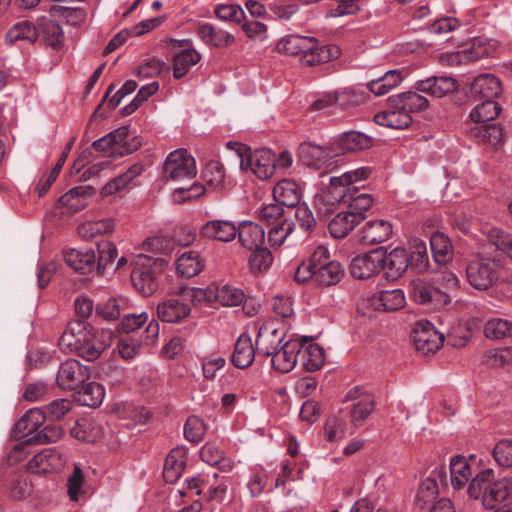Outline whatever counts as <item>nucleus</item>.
Wrapping results in <instances>:
<instances>
[{
	"mask_svg": "<svg viewBox=\"0 0 512 512\" xmlns=\"http://www.w3.org/2000/svg\"><path fill=\"white\" fill-rule=\"evenodd\" d=\"M370 173V168L361 167L344 172L340 176L331 177L328 191L315 197V205L318 210L327 214L333 211L334 202L347 203V211L353 213V216L361 222L365 212L371 208L373 198L367 193L355 195L357 188L354 184L367 179Z\"/></svg>",
	"mask_w": 512,
	"mask_h": 512,
	"instance_id": "nucleus-1",
	"label": "nucleus"
},
{
	"mask_svg": "<svg viewBox=\"0 0 512 512\" xmlns=\"http://www.w3.org/2000/svg\"><path fill=\"white\" fill-rule=\"evenodd\" d=\"M467 495L470 499L479 501L483 508L494 509L512 497V476L500 477L491 468L482 469L469 482Z\"/></svg>",
	"mask_w": 512,
	"mask_h": 512,
	"instance_id": "nucleus-2",
	"label": "nucleus"
},
{
	"mask_svg": "<svg viewBox=\"0 0 512 512\" xmlns=\"http://www.w3.org/2000/svg\"><path fill=\"white\" fill-rule=\"evenodd\" d=\"M179 293L191 303L219 302L223 306H237L245 297L241 289L228 284H211L206 288L183 286Z\"/></svg>",
	"mask_w": 512,
	"mask_h": 512,
	"instance_id": "nucleus-3",
	"label": "nucleus"
},
{
	"mask_svg": "<svg viewBox=\"0 0 512 512\" xmlns=\"http://www.w3.org/2000/svg\"><path fill=\"white\" fill-rule=\"evenodd\" d=\"M238 153L241 158L240 167L243 170H250L262 180L273 175L276 168V156L270 149L261 148L251 152L249 148L241 145Z\"/></svg>",
	"mask_w": 512,
	"mask_h": 512,
	"instance_id": "nucleus-4",
	"label": "nucleus"
},
{
	"mask_svg": "<svg viewBox=\"0 0 512 512\" xmlns=\"http://www.w3.org/2000/svg\"><path fill=\"white\" fill-rule=\"evenodd\" d=\"M340 54L339 46H320L317 38L304 36L296 57L302 66L311 67L335 60Z\"/></svg>",
	"mask_w": 512,
	"mask_h": 512,
	"instance_id": "nucleus-5",
	"label": "nucleus"
},
{
	"mask_svg": "<svg viewBox=\"0 0 512 512\" xmlns=\"http://www.w3.org/2000/svg\"><path fill=\"white\" fill-rule=\"evenodd\" d=\"M197 174L195 159L185 149H176L168 154L163 165V177L168 181H184Z\"/></svg>",
	"mask_w": 512,
	"mask_h": 512,
	"instance_id": "nucleus-6",
	"label": "nucleus"
},
{
	"mask_svg": "<svg viewBox=\"0 0 512 512\" xmlns=\"http://www.w3.org/2000/svg\"><path fill=\"white\" fill-rule=\"evenodd\" d=\"M129 136V128L126 126L119 127L102 138L95 140L92 147L97 151L105 152L106 154L113 155H127L136 151L141 142L133 139L131 143L127 141Z\"/></svg>",
	"mask_w": 512,
	"mask_h": 512,
	"instance_id": "nucleus-7",
	"label": "nucleus"
},
{
	"mask_svg": "<svg viewBox=\"0 0 512 512\" xmlns=\"http://www.w3.org/2000/svg\"><path fill=\"white\" fill-rule=\"evenodd\" d=\"M466 277L473 288L485 291L497 283L499 274L494 261L477 257L467 264Z\"/></svg>",
	"mask_w": 512,
	"mask_h": 512,
	"instance_id": "nucleus-8",
	"label": "nucleus"
},
{
	"mask_svg": "<svg viewBox=\"0 0 512 512\" xmlns=\"http://www.w3.org/2000/svg\"><path fill=\"white\" fill-rule=\"evenodd\" d=\"M409 287L411 297L419 304H432L435 308H440L451 302L450 295L436 287L432 278H417L410 282Z\"/></svg>",
	"mask_w": 512,
	"mask_h": 512,
	"instance_id": "nucleus-9",
	"label": "nucleus"
},
{
	"mask_svg": "<svg viewBox=\"0 0 512 512\" xmlns=\"http://www.w3.org/2000/svg\"><path fill=\"white\" fill-rule=\"evenodd\" d=\"M298 156L305 166L322 170L324 174L332 172L337 166L332 151L312 143H302L298 149Z\"/></svg>",
	"mask_w": 512,
	"mask_h": 512,
	"instance_id": "nucleus-10",
	"label": "nucleus"
},
{
	"mask_svg": "<svg viewBox=\"0 0 512 512\" xmlns=\"http://www.w3.org/2000/svg\"><path fill=\"white\" fill-rule=\"evenodd\" d=\"M181 288L179 287L172 292L174 297L165 299L157 305V316L162 322L179 323L190 315L191 308L188 302L191 301L185 299L179 293Z\"/></svg>",
	"mask_w": 512,
	"mask_h": 512,
	"instance_id": "nucleus-11",
	"label": "nucleus"
},
{
	"mask_svg": "<svg viewBox=\"0 0 512 512\" xmlns=\"http://www.w3.org/2000/svg\"><path fill=\"white\" fill-rule=\"evenodd\" d=\"M285 333L278 320L264 322L256 337V351L259 355L269 357L284 342Z\"/></svg>",
	"mask_w": 512,
	"mask_h": 512,
	"instance_id": "nucleus-12",
	"label": "nucleus"
},
{
	"mask_svg": "<svg viewBox=\"0 0 512 512\" xmlns=\"http://www.w3.org/2000/svg\"><path fill=\"white\" fill-rule=\"evenodd\" d=\"M89 376L88 367L76 359H68L61 363L56 380L61 388L73 390L83 384Z\"/></svg>",
	"mask_w": 512,
	"mask_h": 512,
	"instance_id": "nucleus-13",
	"label": "nucleus"
},
{
	"mask_svg": "<svg viewBox=\"0 0 512 512\" xmlns=\"http://www.w3.org/2000/svg\"><path fill=\"white\" fill-rule=\"evenodd\" d=\"M412 338L414 346L423 355L433 354L443 344V335L430 323L417 324L413 330Z\"/></svg>",
	"mask_w": 512,
	"mask_h": 512,
	"instance_id": "nucleus-14",
	"label": "nucleus"
},
{
	"mask_svg": "<svg viewBox=\"0 0 512 512\" xmlns=\"http://www.w3.org/2000/svg\"><path fill=\"white\" fill-rule=\"evenodd\" d=\"M382 250H372L354 257L350 264V273L356 279H368L382 270Z\"/></svg>",
	"mask_w": 512,
	"mask_h": 512,
	"instance_id": "nucleus-15",
	"label": "nucleus"
},
{
	"mask_svg": "<svg viewBox=\"0 0 512 512\" xmlns=\"http://www.w3.org/2000/svg\"><path fill=\"white\" fill-rule=\"evenodd\" d=\"M65 463V456L57 449L46 448L27 463V470L33 474L52 473L60 470Z\"/></svg>",
	"mask_w": 512,
	"mask_h": 512,
	"instance_id": "nucleus-16",
	"label": "nucleus"
},
{
	"mask_svg": "<svg viewBox=\"0 0 512 512\" xmlns=\"http://www.w3.org/2000/svg\"><path fill=\"white\" fill-rule=\"evenodd\" d=\"M302 344L298 340L282 343L269 357L273 368L281 373L290 372L297 364Z\"/></svg>",
	"mask_w": 512,
	"mask_h": 512,
	"instance_id": "nucleus-17",
	"label": "nucleus"
},
{
	"mask_svg": "<svg viewBox=\"0 0 512 512\" xmlns=\"http://www.w3.org/2000/svg\"><path fill=\"white\" fill-rule=\"evenodd\" d=\"M347 399L354 401L350 408V421L355 428L364 425L375 408V402L370 394H360L358 388L351 389Z\"/></svg>",
	"mask_w": 512,
	"mask_h": 512,
	"instance_id": "nucleus-18",
	"label": "nucleus"
},
{
	"mask_svg": "<svg viewBox=\"0 0 512 512\" xmlns=\"http://www.w3.org/2000/svg\"><path fill=\"white\" fill-rule=\"evenodd\" d=\"M90 337V328L83 320H74L68 323L64 332L59 338L58 345L65 353L77 354L81 342Z\"/></svg>",
	"mask_w": 512,
	"mask_h": 512,
	"instance_id": "nucleus-19",
	"label": "nucleus"
},
{
	"mask_svg": "<svg viewBox=\"0 0 512 512\" xmlns=\"http://www.w3.org/2000/svg\"><path fill=\"white\" fill-rule=\"evenodd\" d=\"M131 281L135 289L144 296L152 295L158 288L155 271L149 260L136 264L131 273Z\"/></svg>",
	"mask_w": 512,
	"mask_h": 512,
	"instance_id": "nucleus-20",
	"label": "nucleus"
},
{
	"mask_svg": "<svg viewBox=\"0 0 512 512\" xmlns=\"http://www.w3.org/2000/svg\"><path fill=\"white\" fill-rule=\"evenodd\" d=\"M200 235L209 240L230 242L237 236V227L229 220H210L202 225Z\"/></svg>",
	"mask_w": 512,
	"mask_h": 512,
	"instance_id": "nucleus-21",
	"label": "nucleus"
},
{
	"mask_svg": "<svg viewBox=\"0 0 512 512\" xmlns=\"http://www.w3.org/2000/svg\"><path fill=\"white\" fill-rule=\"evenodd\" d=\"M417 91L435 96L438 98L454 92L457 88V81L447 76H431L427 79L416 82Z\"/></svg>",
	"mask_w": 512,
	"mask_h": 512,
	"instance_id": "nucleus-22",
	"label": "nucleus"
},
{
	"mask_svg": "<svg viewBox=\"0 0 512 512\" xmlns=\"http://www.w3.org/2000/svg\"><path fill=\"white\" fill-rule=\"evenodd\" d=\"M143 171L144 167L141 163H134L124 173L107 182L101 188V196L108 197L130 188L136 184V179L143 173Z\"/></svg>",
	"mask_w": 512,
	"mask_h": 512,
	"instance_id": "nucleus-23",
	"label": "nucleus"
},
{
	"mask_svg": "<svg viewBox=\"0 0 512 512\" xmlns=\"http://www.w3.org/2000/svg\"><path fill=\"white\" fill-rule=\"evenodd\" d=\"M392 224L384 219L368 221L360 231V240L367 245L380 244L392 235Z\"/></svg>",
	"mask_w": 512,
	"mask_h": 512,
	"instance_id": "nucleus-24",
	"label": "nucleus"
},
{
	"mask_svg": "<svg viewBox=\"0 0 512 512\" xmlns=\"http://www.w3.org/2000/svg\"><path fill=\"white\" fill-rule=\"evenodd\" d=\"M45 415L42 408H32L24 414L15 424V435L27 443V438L39 432V428L45 422Z\"/></svg>",
	"mask_w": 512,
	"mask_h": 512,
	"instance_id": "nucleus-25",
	"label": "nucleus"
},
{
	"mask_svg": "<svg viewBox=\"0 0 512 512\" xmlns=\"http://www.w3.org/2000/svg\"><path fill=\"white\" fill-rule=\"evenodd\" d=\"M501 91L500 80L492 74H481L475 77L470 86L472 97L484 100H494Z\"/></svg>",
	"mask_w": 512,
	"mask_h": 512,
	"instance_id": "nucleus-26",
	"label": "nucleus"
},
{
	"mask_svg": "<svg viewBox=\"0 0 512 512\" xmlns=\"http://www.w3.org/2000/svg\"><path fill=\"white\" fill-rule=\"evenodd\" d=\"M474 475L472 465L464 456L457 455L450 460V480L454 490L467 489Z\"/></svg>",
	"mask_w": 512,
	"mask_h": 512,
	"instance_id": "nucleus-27",
	"label": "nucleus"
},
{
	"mask_svg": "<svg viewBox=\"0 0 512 512\" xmlns=\"http://www.w3.org/2000/svg\"><path fill=\"white\" fill-rule=\"evenodd\" d=\"M38 38L54 50L60 49L64 44V34L61 26L56 21L46 17L38 19Z\"/></svg>",
	"mask_w": 512,
	"mask_h": 512,
	"instance_id": "nucleus-28",
	"label": "nucleus"
},
{
	"mask_svg": "<svg viewBox=\"0 0 512 512\" xmlns=\"http://www.w3.org/2000/svg\"><path fill=\"white\" fill-rule=\"evenodd\" d=\"M382 257V270L393 279L400 277L409 266V256L403 248L396 247L387 254L382 251Z\"/></svg>",
	"mask_w": 512,
	"mask_h": 512,
	"instance_id": "nucleus-29",
	"label": "nucleus"
},
{
	"mask_svg": "<svg viewBox=\"0 0 512 512\" xmlns=\"http://www.w3.org/2000/svg\"><path fill=\"white\" fill-rule=\"evenodd\" d=\"M419 91H408L389 98V105L392 108H399L406 113L421 112L428 108L429 101L418 93Z\"/></svg>",
	"mask_w": 512,
	"mask_h": 512,
	"instance_id": "nucleus-30",
	"label": "nucleus"
},
{
	"mask_svg": "<svg viewBox=\"0 0 512 512\" xmlns=\"http://www.w3.org/2000/svg\"><path fill=\"white\" fill-rule=\"evenodd\" d=\"M64 260L68 266L81 273L92 272L96 268L93 249H69L64 252Z\"/></svg>",
	"mask_w": 512,
	"mask_h": 512,
	"instance_id": "nucleus-31",
	"label": "nucleus"
},
{
	"mask_svg": "<svg viewBox=\"0 0 512 512\" xmlns=\"http://www.w3.org/2000/svg\"><path fill=\"white\" fill-rule=\"evenodd\" d=\"M94 194L92 186H77L63 194L59 201L71 213L78 212L88 205L89 199Z\"/></svg>",
	"mask_w": 512,
	"mask_h": 512,
	"instance_id": "nucleus-32",
	"label": "nucleus"
},
{
	"mask_svg": "<svg viewBox=\"0 0 512 512\" xmlns=\"http://www.w3.org/2000/svg\"><path fill=\"white\" fill-rule=\"evenodd\" d=\"M256 353V345H253L251 338L242 334L235 343L231 361L235 367L244 369L253 363Z\"/></svg>",
	"mask_w": 512,
	"mask_h": 512,
	"instance_id": "nucleus-33",
	"label": "nucleus"
},
{
	"mask_svg": "<svg viewBox=\"0 0 512 512\" xmlns=\"http://www.w3.org/2000/svg\"><path fill=\"white\" fill-rule=\"evenodd\" d=\"M205 267V260L198 251L189 250L176 260L177 274L184 278L198 275Z\"/></svg>",
	"mask_w": 512,
	"mask_h": 512,
	"instance_id": "nucleus-34",
	"label": "nucleus"
},
{
	"mask_svg": "<svg viewBox=\"0 0 512 512\" xmlns=\"http://www.w3.org/2000/svg\"><path fill=\"white\" fill-rule=\"evenodd\" d=\"M237 236L241 245L249 250L261 247L265 240L264 229L250 221H245L237 227Z\"/></svg>",
	"mask_w": 512,
	"mask_h": 512,
	"instance_id": "nucleus-35",
	"label": "nucleus"
},
{
	"mask_svg": "<svg viewBox=\"0 0 512 512\" xmlns=\"http://www.w3.org/2000/svg\"><path fill=\"white\" fill-rule=\"evenodd\" d=\"M197 35L204 43L217 48L228 47L235 42L233 34L224 30H217L213 25L208 23L198 27Z\"/></svg>",
	"mask_w": 512,
	"mask_h": 512,
	"instance_id": "nucleus-36",
	"label": "nucleus"
},
{
	"mask_svg": "<svg viewBox=\"0 0 512 512\" xmlns=\"http://www.w3.org/2000/svg\"><path fill=\"white\" fill-rule=\"evenodd\" d=\"M374 121L378 125H382L388 128L404 129L411 124L412 117L403 109L392 108L389 105L388 110L379 112L374 116Z\"/></svg>",
	"mask_w": 512,
	"mask_h": 512,
	"instance_id": "nucleus-37",
	"label": "nucleus"
},
{
	"mask_svg": "<svg viewBox=\"0 0 512 512\" xmlns=\"http://www.w3.org/2000/svg\"><path fill=\"white\" fill-rule=\"evenodd\" d=\"M273 197L286 207H295L300 201L299 187L295 181L291 179H283L279 181L273 189Z\"/></svg>",
	"mask_w": 512,
	"mask_h": 512,
	"instance_id": "nucleus-38",
	"label": "nucleus"
},
{
	"mask_svg": "<svg viewBox=\"0 0 512 512\" xmlns=\"http://www.w3.org/2000/svg\"><path fill=\"white\" fill-rule=\"evenodd\" d=\"M104 332L94 331L90 328V337H86L77 355L85 360L93 361L100 357L101 353L107 348L108 344L102 339Z\"/></svg>",
	"mask_w": 512,
	"mask_h": 512,
	"instance_id": "nucleus-39",
	"label": "nucleus"
},
{
	"mask_svg": "<svg viewBox=\"0 0 512 512\" xmlns=\"http://www.w3.org/2000/svg\"><path fill=\"white\" fill-rule=\"evenodd\" d=\"M438 494L439 489L437 481L435 477L431 475L421 481L415 496L414 504L417 508L424 510L435 503L434 501Z\"/></svg>",
	"mask_w": 512,
	"mask_h": 512,
	"instance_id": "nucleus-40",
	"label": "nucleus"
},
{
	"mask_svg": "<svg viewBox=\"0 0 512 512\" xmlns=\"http://www.w3.org/2000/svg\"><path fill=\"white\" fill-rule=\"evenodd\" d=\"M200 60L201 54L195 49H183L173 57V76L177 79L185 76Z\"/></svg>",
	"mask_w": 512,
	"mask_h": 512,
	"instance_id": "nucleus-41",
	"label": "nucleus"
},
{
	"mask_svg": "<svg viewBox=\"0 0 512 512\" xmlns=\"http://www.w3.org/2000/svg\"><path fill=\"white\" fill-rule=\"evenodd\" d=\"M360 222L348 211L338 213L329 223V231L334 238L346 237Z\"/></svg>",
	"mask_w": 512,
	"mask_h": 512,
	"instance_id": "nucleus-42",
	"label": "nucleus"
},
{
	"mask_svg": "<svg viewBox=\"0 0 512 512\" xmlns=\"http://www.w3.org/2000/svg\"><path fill=\"white\" fill-rule=\"evenodd\" d=\"M484 336L491 340H503L512 337V321L503 318H491L483 327Z\"/></svg>",
	"mask_w": 512,
	"mask_h": 512,
	"instance_id": "nucleus-43",
	"label": "nucleus"
},
{
	"mask_svg": "<svg viewBox=\"0 0 512 512\" xmlns=\"http://www.w3.org/2000/svg\"><path fill=\"white\" fill-rule=\"evenodd\" d=\"M430 246L435 261L446 264L452 258V245L449 238L443 233H433L430 238Z\"/></svg>",
	"mask_w": 512,
	"mask_h": 512,
	"instance_id": "nucleus-44",
	"label": "nucleus"
},
{
	"mask_svg": "<svg viewBox=\"0 0 512 512\" xmlns=\"http://www.w3.org/2000/svg\"><path fill=\"white\" fill-rule=\"evenodd\" d=\"M501 112V107L494 100H484L470 112V119L477 124H485L494 120Z\"/></svg>",
	"mask_w": 512,
	"mask_h": 512,
	"instance_id": "nucleus-45",
	"label": "nucleus"
},
{
	"mask_svg": "<svg viewBox=\"0 0 512 512\" xmlns=\"http://www.w3.org/2000/svg\"><path fill=\"white\" fill-rule=\"evenodd\" d=\"M337 144L344 152H355L369 148L371 140L363 133L349 131L340 135Z\"/></svg>",
	"mask_w": 512,
	"mask_h": 512,
	"instance_id": "nucleus-46",
	"label": "nucleus"
},
{
	"mask_svg": "<svg viewBox=\"0 0 512 512\" xmlns=\"http://www.w3.org/2000/svg\"><path fill=\"white\" fill-rule=\"evenodd\" d=\"M344 275L342 265L337 261H330L319 270H316V282L323 286L337 284Z\"/></svg>",
	"mask_w": 512,
	"mask_h": 512,
	"instance_id": "nucleus-47",
	"label": "nucleus"
},
{
	"mask_svg": "<svg viewBox=\"0 0 512 512\" xmlns=\"http://www.w3.org/2000/svg\"><path fill=\"white\" fill-rule=\"evenodd\" d=\"M302 365L307 371L319 370L325 360L323 348L318 344H309L301 350Z\"/></svg>",
	"mask_w": 512,
	"mask_h": 512,
	"instance_id": "nucleus-48",
	"label": "nucleus"
},
{
	"mask_svg": "<svg viewBox=\"0 0 512 512\" xmlns=\"http://www.w3.org/2000/svg\"><path fill=\"white\" fill-rule=\"evenodd\" d=\"M401 81L402 76L399 71L389 70L381 78L372 80L368 86L372 93L377 96H382L397 87Z\"/></svg>",
	"mask_w": 512,
	"mask_h": 512,
	"instance_id": "nucleus-49",
	"label": "nucleus"
},
{
	"mask_svg": "<svg viewBox=\"0 0 512 512\" xmlns=\"http://www.w3.org/2000/svg\"><path fill=\"white\" fill-rule=\"evenodd\" d=\"M7 38L11 42L25 40L29 43H33L38 39V25L35 26L27 20L18 22L9 29Z\"/></svg>",
	"mask_w": 512,
	"mask_h": 512,
	"instance_id": "nucleus-50",
	"label": "nucleus"
},
{
	"mask_svg": "<svg viewBox=\"0 0 512 512\" xmlns=\"http://www.w3.org/2000/svg\"><path fill=\"white\" fill-rule=\"evenodd\" d=\"M113 229L114 222L111 219H101L84 222L78 226L77 231L81 237L90 239L97 235L112 232Z\"/></svg>",
	"mask_w": 512,
	"mask_h": 512,
	"instance_id": "nucleus-51",
	"label": "nucleus"
},
{
	"mask_svg": "<svg viewBox=\"0 0 512 512\" xmlns=\"http://www.w3.org/2000/svg\"><path fill=\"white\" fill-rule=\"evenodd\" d=\"M105 396V391L102 385L96 382H90L82 387L78 392V400L82 405L88 407L99 406Z\"/></svg>",
	"mask_w": 512,
	"mask_h": 512,
	"instance_id": "nucleus-52",
	"label": "nucleus"
},
{
	"mask_svg": "<svg viewBox=\"0 0 512 512\" xmlns=\"http://www.w3.org/2000/svg\"><path fill=\"white\" fill-rule=\"evenodd\" d=\"M202 177L206 184L213 189L222 188L225 182V171L219 162H209L203 172Z\"/></svg>",
	"mask_w": 512,
	"mask_h": 512,
	"instance_id": "nucleus-53",
	"label": "nucleus"
},
{
	"mask_svg": "<svg viewBox=\"0 0 512 512\" xmlns=\"http://www.w3.org/2000/svg\"><path fill=\"white\" fill-rule=\"evenodd\" d=\"M249 268L253 273L266 271L273 263V256L265 247L256 248L249 257Z\"/></svg>",
	"mask_w": 512,
	"mask_h": 512,
	"instance_id": "nucleus-54",
	"label": "nucleus"
},
{
	"mask_svg": "<svg viewBox=\"0 0 512 512\" xmlns=\"http://www.w3.org/2000/svg\"><path fill=\"white\" fill-rule=\"evenodd\" d=\"M492 46L483 38H474L469 47L463 49L467 63L488 57L492 53Z\"/></svg>",
	"mask_w": 512,
	"mask_h": 512,
	"instance_id": "nucleus-55",
	"label": "nucleus"
},
{
	"mask_svg": "<svg viewBox=\"0 0 512 512\" xmlns=\"http://www.w3.org/2000/svg\"><path fill=\"white\" fill-rule=\"evenodd\" d=\"M123 302L122 299L111 297L97 304L96 314L107 321L117 320L121 315V303Z\"/></svg>",
	"mask_w": 512,
	"mask_h": 512,
	"instance_id": "nucleus-56",
	"label": "nucleus"
},
{
	"mask_svg": "<svg viewBox=\"0 0 512 512\" xmlns=\"http://www.w3.org/2000/svg\"><path fill=\"white\" fill-rule=\"evenodd\" d=\"M475 136L479 141L495 146L503 140V129L499 125L485 123L475 129Z\"/></svg>",
	"mask_w": 512,
	"mask_h": 512,
	"instance_id": "nucleus-57",
	"label": "nucleus"
},
{
	"mask_svg": "<svg viewBox=\"0 0 512 512\" xmlns=\"http://www.w3.org/2000/svg\"><path fill=\"white\" fill-rule=\"evenodd\" d=\"M73 407L71 400L59 398L51 401L49 404L41 407L46 418L59 420L63 418Z\"/></svg>",
	"mask_w": 512,
	"mask_h": 512,
	"instance_id": "nucleus-58",
	"label": "nucleus"
},
{
	"mask_svg": "<svg viewBox=\"0 0 512 512\" xmlns=\"http://www.w3.org/2000/svg\"><path fill=\"white\" fill-rule=\"evenodd\" d=\"M294 224L286 219L279 224L275 223L269 230L268 241L272 246H281L288 236L293 232Z\"/></svg>",
	"mask_w": 512,
	"mask_h": 512,
	"instance_id": "nucleus-59",
	"label": "nucleus"
},
{
	"mask_svg": "<svg viewBox=\"0 0 512 512\" xmlns=\"http://www.w3.org/2000/svg\"><path fill=\"white\" fill-rule=\"evenodd\" d=\"M492 455L499 466L512 467V439L498 441L493 448Z\"/></svg>",
	"mask_w": 512,
	"mask_h": 512,
	"instance_id": "nucleus-60",
	"label": "nucleus"
},
{
	"mask_svg": "<svg viewBox=\"0 0 512 512\" xmlns=\"http://www.w3.org/2000/svg\"><path fill=\"white\" fill-rule=\"evenodd\" d=\"M345 430L346 422L338 416H331L326 420L324 437L329 442L339 441L345 436Z\"/></svg>",
	"mask_w": 512,
	"mask_h": 512,
	"instance_id": "nucleus-61",
	"label": "nucleus"
},
{
	"mask_svg": "<svg viewBox=\"0 0 512 512\" xmlns=\"http://www.w3.org/2000/svg\"><path fill=\"white\" fill-rule=\"evenodd\" d=\"M215 15L224 21L241 23L245 19V12L237 4H220L215 8Z\"/></svg>",
	"mask_w": 512,
	"mask_h": 512,
	"instance_id": "nucleus-62",
	"label": "nucleus"
},
{
	"mask_svg": "<svg viewBox=\"0 0 512 512\" xmlns=\"http://www.w3.org/2000/svg\"><path fill=\"white\" fill-rule=\"evenodd\" d=\"M489 240L495 248L512 259V234L499 229L489 232Z\"/></svg>",
	"mask_w": 512,
	"mask_h": 512,
	"instance_id": "nucleus-63",
	"label": "nucleus"
},
{
	"mask_svg": "<svg viewBox=\"0 0 512 512\" xmlns=\"http://www.w3.org/2000/svg\"><path fill=\"white\" fill-rule=\"evenodd\" d=\"M205 425L197 416H191L187 419L184 426L185 438L192 443H199L205 435Z\"/></svg>",
	"mask_w": 512,
	"mask_h": 512,
	"instance_id": "nucleus-64",
	"label": "nucleus"
}]
</instances>
